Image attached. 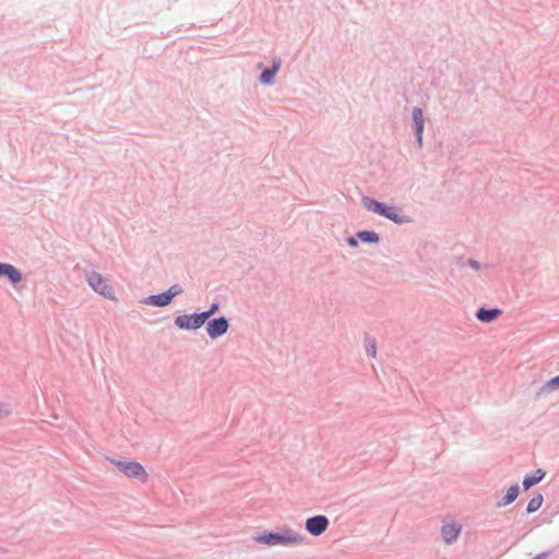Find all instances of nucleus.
<instances>
[{
    "label": "nucleus",
    "mask_w": 559,
    "mask_h": 559,
    "mask_svg": "<svg viewBox=\"0 0 559 559\" xmlns=\"http://www.w3.org/2000/svg\"><path fill=\"white\" fill-rule=\"evenodd\" d=\"M544 497L542 493L537 492L535 493L528 501L526 507L527 513H534L536 512L543 504Z\"/></svg>",
    "instance_id": "obj_18"
},
{
    "label": "nucleus",
    "mask_w": 559,
    "mask_h": 559,
    "mask_svg": "<svg viewBox=\"0 0 559 559\" xmlns=\"http://www.w3.org/2000/svg\"><path fill=\"white\" fill-rule=\"evenodd\" d=\"M110 462L129 478H136L141 483H146L148 479L146 471L136 461H122L112 459Z\"/></svg>",
    "instance_id": "obj_3"
},
{
    "label": "nucleus",
    "mask_w": 559,
    "mask_h": 559,
    "mask_svg": "<svg viewBox=\"0 0 559 559\" xmlns=\"http://www.w3.org/2000/svg\"><path fill=\"white\" fill-rule=\"evenodd\" d=\"M559 389V374L549 379L537 392V395L549 394Z\"/></svg>",
    "instance_id": "obj_17"
},
{
    "label": "nucleus",
    "mask_w": 559,
    "mask_h": 559,
    "mask_svg": "<svg viewBox=\"0 0 559 559\" xmlns=\"http://www.w3.org/2000/svg\"><path fill=\"white\" fill-rule=\"evenodd\" d=\"M85 278L94 292L107 299H115L112 287L107 283V280L100 273L95 271L87 272Z\"/></svg>",
    "instance_id": "obj_5"
},
{
    "label": "nucleus",
    "mask_w": 559,
    "mask_h": 559,
    "mask_svg": "<svg viewBox=\"0 0 559 559\" xmlns=\"http://www.w3.org/2000/svg\"><path fill=\"white\" fill-rule=\"evenodd\" d=\"M545 475L546 473L542 468H537L533 473L525 475L522 481L523 489L528 490L531 487L537 485L543 480Z\"/></svg>",
    "instance_id": "obj_13"
},
{
    "label": "nucleus",
    "mask_w": 559,
    "mask_h": 559,
    "mask_svg": "<svg viewBox=\"0 0 559 559\" xmlns=\"http://www.w3.org/2000/svg\"><path fill=\"white\" fill-rule=\"evenodd\" d=\"M356 237L364 243L377 245L380 242V235L373 230H359L356 233Z\"/></svg>",
    "instance_id": "obj_16"
},
{
    "label": "nucleus",
    "mask_w": 559,
    "mask_h": 559,
    "mask_svg": "<svg viewBox=\"0 0 559 559\" xmlns=\"http://www.w3.org/2000/svg\"><path fill=\"white\" fill-rule=\"evenodd\" d=\"M1 277H5L13 286H16L23 280L22 272L16 266L5 262H0Z\"/></svg>",
    "instance_id": "obj_9"
},
{
    "label": "nucleus",
    "mask_w": 559,
    "mask_h": 559,
    "mask_svg": "<svg viewBox=\"0 0 559 559\" xmlns=\"http://www.w3.org/2000/svg\"><path fill=\"white\" fill-rule=\"evenodd\" d=\"M329 524L330 521L325 515L318 514L306 520L305 528L310 535L318 537L328 530Z\"/></svg>",
    "instance_id": "obj_7"
},
{
    "label": "nucleus",
    "mask_w": 559,
    "mask_h": 559,
    "mask_svg": "<svg viewBox=\"0 0 559 559\" xmlns=\"http://www.w3.org/2000/svg\"><path fill=\"white\" fill-rule=\"evenodd\" d=\"M455 261H456V264L461 267L465 266V265H468L469 267L474 269V270H480L481 269V264L474 260V259H468V260H464L463 257H456L455 258Z\"/></svg>",
    "instance_id": "obj_19"
},
{
    "label": "nucleus",
    "mask_w": 559,
    "mask_h": 559,
    "mask_svg": "<svg viewBox=\"0 0 559 559\" xmlns=\"http://www.w3.org/2000/svg\"><path fill=\"white\" fill-rule=\"evenodd\" d=\"M502 313V310L500 308H485L479 307L475 313V317L477 320L484 323H490L498 319Z\"/></svg>",
    "instance_id": "obj_11"
},
{
    "label": "nucleus",
    "mask_w": 559,
    "mask_h": 559,
    "mask_svg": "<svg viewBox=\"0 0 559 559\" xmlns=\"http://www.w3.org/2000/svg\"><path fill=\"white\" fill-rule=\"evenodd\" d=\"M358 238L355 236H349L346 238V242L350 248H357L358 247Z\"/></svg>",
    "instance_id": "obj_23"
},
{
    "label": "nucleus",
    "mask_w": 559,
    "mask_h": 559,
    "mask_svg": "<svg viewBox=\"0 0 559 559\" xmlns=\"http://www.w3.org/2000/svg\"><path fill=\"white\" fill-rule=\"evenodd\" d=\"M412 119H413V129L414 133L424 132L425 128V117L421 108L414 107L412 110Z\"/></svg>",
    "instance_id": "obj_15"
},
{
    "label": "nucleus",
    "mask_w": 559,
    "mask_h": 559,
    "mask_svg": "<svg viewBox=\"0 0 559 559\" xmlns=\"http://www.w3.org/2000/svg\"><path fill=\"white\" fill-rule=\"evenodd\" d=\"M366 353L368 356L376 357L377 355V344L373 338L369 340L366 344Z\"/></svg>",
    "instance_id": "obj_22"
},
{
    "label": "nucleus",
    "mask_w": 559,
    "mask_h": 559,
    "mask_svg": "<svg viewBox=\"0 0 559 559\" xmlns=\"http://www.w3.org/2000/svg\"><path fill=\"white\" fill-rule=\"evenodd\" d=\"M206 321L207 316L202 312H194L177 316L174 320V324L179 330L195 331L202 328Z\"/></svg>",
    "instance_id": "obj_4"
},
{
    "label": "nucleus",
    "mask_w": 559,
    "mask_h": 559,
    "mask_svg": "<svg viewBox=\"0 0 559 559\" xmlns=\"http://www.w3.org/2000/svg\"><path fill=\"white\" fill-rule=\"evenodd\" d=\"M361 202L368 211L376 213L384 218H388L395 224L401 225L411 222L409 216L401 214V209L388 205L386 203L378 201L370 197H362Z\"/></svg>",
    "instance_id": "obj_1"
},
{
    "label": "nucleus",
    "mask_w": 559,
    "mask_h": 559,
    "mask_svg": "<svg viewBox=\"0 0 559 559\" xmlns=\"http://www.w3.org/2000/svg\"><path fill=\"white\" fill-rule=\"evenodd\" d=\"M302 536L290 528H285L282 532H264L257 536H253V540L259 544L267 546L276 545H298L302 542Z\"/></svg>",
    "instance_id": "obj_2"
},
{
    "label": "nucleus",
    "mask_w": 559,
    "mask_h": 559,
    "mask_svg": "<svg viewBox=\"0 0 559 559\" xmlns=\"http://www.w3.org/2000/svg\"><path fill=\"white\" fill-rule=\"evenodd\" d=\"M10 415V409L4 405L0 403V418H4Z\"/></svg>",
    "instance_id": "obj_24"
},
{
    "label": "nucleus",
    "mask_w": 559,
    "mask_h": 559,
    "mask_svg": "<svg viewBox=\"0 0 559 559\" xmlns=\"http://www.w3.org/2000/svg\"><path fill=\"white\" fill-rule=\"evenodd\" d=\"M219 309V302L217 300L213 301L207 310L201 311L205 316H207V320L211 319Z\"/></svg>",
    "instance_id": "obj_21"
},
{
    "label": "nucleus",
    "mask_w": 559,
    "mask_h": 559,
    "mask_svg": "<svg viewBox=\"0 0 559 559\" xmlns=\"http://www.w3.org/2000/svg\"><path fill=\"white\" fill-rule=\"evenodd\" d=\"M282 66V59L280 57H274L272 59V64L269 68H264L260 73L259 81L263 85H272L274 83L275 75L277 74L280 68Z\"/></svg>",
    "instance_id": "obj_8"
},
{
    "label": "nucleus",
    "mask_w": 559,
    "mask_h": 559,
    "mask_svg": "<svg viewBox=\"0 0 559 559\" xmlns=\"http://www.w3.org/2000/svg\"><path fill=\"white\" fill-rule=\"evenodd\" d=\"M206 333L211 340H216L227 333L229 320L225 316L209 319L206 322Z\"/></svg>",
    "instance_id": "obj_6"
},
{
    "label": "nucleus",
    "mask_w": 559,
    "mask_h": 559,
    "mask_svg": "<svg viewBox=\"0 0 559 559\" xmlns=\"http://www.w3.org/2000/svg\"><path fill=\"white\" fill-rule=\"evenodd\" d=\"M168 295L170 301L173 302L174 298L181 295L183 292V288L180 284H174L171 285L167 290H165Z\"/></svg>",
    "instance_id": "obj_20"
},
{
    "label": "nucleus",
    "mask_w": 559,
    "mask_h": 559,
    "mask_svg": "<svg viewBox=\"0 0 559 559\" xmlns=\"http://www.w3.org/2000/svg\"><path fill=\"white\" fill-rule=\"evenodd\" d=\"M520 493V487L518 484H513L509 487L506 495L496 503L497 508H502L506 506L511 504L513 501L516 500L518 496Z\"/></svg>",
    "instance_id": "obj_14"
},
{
    "label": "nucleus",
    "mask_w": 559,
    "mask_h": 559,
    "mask_svg": "<svg viewBox=\"0 0 559 559\" xmlns=\"http://www.w3.org/2000/svg\"><path fill=\"white\" fill-rule=\"evenodd\" d=\"M462 526L459 523L452 522L442 525L441 535L445 544L450 545L457 539Z\"/></svg>",
    "instance_id": "obj_10"
},
{
    "label": "nucleus",
    "mask_w": 559,
    "mask_h": 559,
    "mask_svg": "<svg viewBox=\"0 0 559 559\" xmlns=\"http://www.w3.org/2000/svg\"><path fill=\"white\" fill-rule=\"evenodd\" d=\"M142 304L158 307V308H164V307L169 306L171 304V301H170L168 295L166 294V292H162L159 294L150 295V296L145 297L142 300Z\"/></svg>",
    "instance_id": "obj_12"
},
{
    "label": "nucleus",
    "mask_w": 559,
    "mask_h": 559,
    "mask_svg": "<svg viewBox=\"0 0 559 559\" xmlns=\"http://www.w3.org/2000/svg\"><path fill=\"white\" fill-rule=\"evenodd\" d=\"M414 134H415V138H416L417 147L421 148L423 147V134H424V132L414 133Z\"/></svg>",
    "instance_id": "obj_25"
},
{
    "label": "nucleus",
    "mask_w": 559,
    "mask_h": 559,
    "mask_svg": "<svg viewBox=\"0 0 559 559\" xmlns=\"http://www.w3.org/2000/svg\"><path fill=\"white\" fill-rule=\"evenodd\" d=\"M551 554V550L542 551L532 559H546Z\"/></svg>",
    "instance_id": "obj_26"
}]
</instances>
